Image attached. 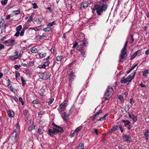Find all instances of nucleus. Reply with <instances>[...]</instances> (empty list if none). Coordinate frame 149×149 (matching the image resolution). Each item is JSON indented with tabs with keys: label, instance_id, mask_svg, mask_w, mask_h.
I'll list each match as a JSON object with an SVG mask.
<instances>
[{
	"label": "nucleus",
	"instance_id": "nucleus-1",
	"mask_svg": "<svg viewBox=\"0 0 149 149\" xmlns=\"http://www.w3.org/2000/svg\"><path fill=\"white\" fill-rule=\"evenodd\" d=\"M108 6L106 4H103L102 5L95 4L94 9L96 10V13L98 15H101L103 13V11H105L107 9Z\"/></svg>",
	"mask_w": 149,
	"mask_h": 149
},
{
	"label": "nucleus",
	"instance_id": "nucleus-2",
	"mask_svg": "<svg viewBox=\"0 0 149 149\" xmlns=\"http://www.w3.org/2000/svg\"><path fill=\"white\" fill-rule=\"evenodd\" d=\"M113 92V89L112 87L108 86L106 89V92L105 93L104 97L105 101L109 100L110 98L112 97Z\"/></svg>",
	"mask_w": 149,
	"mask_h": 149
},
{
	"label": "nucleus",
	"instance_id": "nucleus-3",
	"mask_svg": "<svg viewBox=\"0 0 149 149\" xmlns=\"http://www.w3.org/2000/svg\"><path fill=\"white\" fill-rule=\"evenodd\" d=\"M127 49L123 48L119 56V62H123L122 60L123 59H127Z\"/></svg>",
	"mask_w": 149,
	"mask_h": 149
},
{
	"label": "nucleus",
	"instance_id": "nucleus-4",
	"mask_svg": "<svg viewBox=\"0 0 149 149\" xmlns=\"http://www.w3.org/2000/svg\"><path fill=\"white\" fill-rule=\"evenodd\" d=\"M76 49L80 52L82 56L84 57H86V50L83 45H79L77 47Z\"/></svg>",
	"mask_w": 149,
	"mask_h": 149
},
{
	"label": "nucleus",
	"instance_id": "nucleus-5",
	"mask_svg": "<svg viewBox=\"0 0 149 149\" xmlns=\"http://www.w3.org/2000/svg\"><path fill=\"white\" fill-rule=\"evenodd\" d=\"M38 74L41 79L45 80L49 78L51 75V73L48 72L44 73L40 72Z\"/></svg>",
	"mask_w": 149,
	"mask_h": 149
},
{
	"label": "nucleus",
	"instance_id": "nucleus-6",
	"mask_svg": "<svg viewBox=\"0 0 149 149\" xmlns=\"http://www.w3.org/2000/svg\"><path fill=\"white\" fill-rule=\"evenodd\" d=\"M52 125L54 127H55L58 128V129L55 128H53V130L54 131V132H55V133H61L64 132L63 129L62 127L57 125L54 123H52Z\"/></svg>",
	"mask_w": 149,
	"mask_h": 149
},
{
	"label": "nucleus",
	"instance_id": "nucleus-7",
	"mask_svg": "<svg viewBox=\"0 0 149 149\" xmlns=\"http://www.w3.org/2000/svg\"><path fill=\"white\" fill-rule=\"evenodd\" d=\"M18 133V132L17 129H15L12 133L11 137L12 140L15 142H17L19 137Z\"/></svg>",
	"mask_w": 149,
	"mask_h": 149
},
{
	"label": "nucleus",
	"instance_id": "nucleus-8",
	"mask_svg": "<svg viewBox=\"0 0 149 149\" xmlns=\"http://www.w3.org/2000/svg\"><path fill=\"white\" fill-rule=\"evenodd\" d=\"M68 102L67 101H64L63 102L61 103L59 107L60 108V109H58L59 112H61L65 110L66 106V104H67Z\"/></svg>",
	"mask_w": 149,
	"mask_h": 149
},
{
	"label": "nucleus",
	"instance_id": "nucleus-9",
	"mask_svg": "<svg viewBox=\"0 0 149 149\" xmlns=\"http://www.w3.org/2000/svg\"><path fill=\"white\" fill-rule=\"evenodd\" d=\"M61 115L62 118L63 119L64 121H65L66 122L68 121V118L69 116L68 114V113H66V112H64L62 113H61Z\"/></svg>",
	"mask_w": 149,
	"mask_h": 149
},
{
	"label": "nucleus",
	"instance_id": "nucleus-10",
	"mask_svg": "<svg viewBox=\"0 0 149 149\" xmlns=\"http://www.w3.org/2000/svg\"><path fill=\"white\" fill-rule=\"evenodd\" d=\"M123 135H124V134L123 133V139H125V141H132V139L129 135L126 134L124 136H123Z\"/></svg>",
	"mask_w": 149,
	"mask_h": 149
},
{
	"label": "nucleus",
	"instance_id": "nucleus-11",
	"mask_svg": "<svg viewBox=\"0 0 149 149\" xmlns=\"http://www.w3.org/2000/svg\"><path fill=\"white\" fill-rule=\"evenodd\" d=\"M88 6V3L86 1H83L81 3V8L86 9Z\"/></svg>",
	"mask_w": 149,
	"mask_h": 149
},
{
	"label": "nucleus",
	"instance_id": "nucleus-12",
	"mask_svg": "<svg viewBox=\"0 0 149 149\" xmlns=\"http://www.w3.org/2000/svg\"><path fill=\"white\" fill-rule=\"evenodd\" d=\"M143 135L145 137V139L146 141H148L149 137V130H145L143 132Z\"/></svg>",
	"mask_w": 149,
	"mask_h": 149
},
{
	"label": "nucleus",
	"instance_id": "nucleus-13",
	"mask_svg": "<svg viewBox=\"0 0 149 149\" xmlns=\"http://www.w3.org/2000/svg\"><path fill=\"white\" fill-rule=\"evenodd\" d=\"M128 114L129 118L132 119L134 122H135L137 121V119L136 116H134L133 114L131 115L129 112H128Z\"/></svg>",
	"mask_w": 149,
	"mask_h": 149
},
{
	"label": "nucleus",
	"instance_id": "nucleus-14",
	"mask_svg": "<svg viewBox=\"0 0 149 149\" xmlns=\"http://www.w3.org/2000/svg\"><path fill=\"white\" fill-rule=\"evenodd\" d=\"M141 49H139L136 51L132 55L130 58V60H132L134 59L137 54L141 51Z\"/></svg>",
	"mask_w": 149,
	"mask_h": 149
},
{
	"label": "nucleus",
	"instance_id": "nucleus-15",
	"mask_svg": "<svg viewBox=\"0 0 149 149\" xmlns=\"http://www.w3.org/2000/svg\"><path fill=\"white\" fill-rule=\"evenodd\" d=\"M75 109V105H73L70 109L69 110L68 114L70 116Z\"/></svg>",
	"mask_w": 149,
	"mask_h": 149
},
{
	"label": "nucleus",
	"instance_id": "nucleus-16",
	"mask_svg": "<svg viewBox=\"0 0 149 149\" xmlns=\"http://www.w3.org/2000/svg\"><path fill=\"white\" fill-rule=\"evenodd\" d=\"M68 78L69 80L73 81L76 78V76L72 73H71L68 75Z\"/></svg>",
	"mask_w": 149,
	"mask_h": 149
},
{
	"label": "nucleus",
	"instance_id": "nucleus-17",
	"mask_svg": "<svg viewBox=\"0 0 149 149\" xmlns=\"http://www.w3.org/2000/svg\"><path fill=\"white\" fill-rule=\"evenodd\" d=\"M55 134V132H54V130H52L50 129H48V134L50 136L53 137Z\"/></svg>",
	"mask_w": 149,
	"mask_h": 149
},
{
	"label": "nucleus",
	"instance_id": "nucleus-18",
	"mask_svg": "<svg viewBox=\"0 0 149 149\" xmlns=\"http://www.w3.org/2000/svg\"><path fill=\"white\" fill-rule=\"evenodd\" d=\"M149 74V69L146 70L143 72V75L145 78L147 77V75Z\"/></svg>",
	"mask_w": 149,
	"mask_h": 149
},
{
	"label": "nucleus",
	"instance_id": "nucleus-19",
	"mask_svg": "<svg viewBox=\"0 0 149 149\" xmlns=\"http://www.w3.org/2000/svg\"><path fill=\"white\" fill-rule=\"evenodd\" d=\"M45 89L41 88L40 89L39 93L40 95L41 96H43L45 94Z\"/></svg>",
	"mask_w": 149,
	"mask_h": 149
},
{
	"label": "nucleus",
	"instance_id": "nucleus-20",
	"mask_svg": "<svg viewBox=\"0 0 149 149\" xmlns=\"http://www.w3.org/2000/svg\"><path fill=\"white\" fill-rule=\"evenodd\" d=\"M8 116L10 117H13L14 116V113L13 111H11L9 110L8 112Z\"/></svg>",
	"mask_w": 149,
	"mask_h": 149
},
{
	"label": "nucleus",
	"instance_id": "nucleus-21",
	"mask_svg": "<svg viewBox=\"0 0 149 149\" xmlns=\"http://www.w3.org/2000/svg\"><path fill=\"white\" fill-rule=\"evenodd\" d=\"M122 122L123 123H124V125L125 126H127L128 125H129V124H130L131 123L128 120H122Z\"/></svg>",
	"mask_w": 149,
	"mask_h": 149
},
{
	"label": "nucleus",
	"instance_id": "nucleus-22",
	"mask_svg": "<svg viewBox=\"0 0 149 149\" xmlns=\"http://www.w3.org/2000/svg\"><path fill=\"white\" fill-rule=\"evenodd\" d=\"M21 56H19L17 57H16L15 56H10V58L12 60H15L17 59H19L20 58Z\"/></svg>",
	"mask_w": 149,
	"mask_h": 149
},
{
	"label": "nucleus",
	"instance_id": "nucleus-23",
	"mask_svg": "<svg viewBox=\"0 0 149 149\" xmlns=\"http://www.w3.org/2000/svg\"><path fill=\"white\" fill-rule=\"evenodd\" d=\"M120 81L121 83L123 84H125L128 82L126 78L125 79L124 77H122Z\"/></svg>",
	"mask_w": 149,
	"mask_h": 149
},
{
	"label": "nucleus",
	"instance_id": "nucleus-24",
	"mask_svg": "<svg viewBox=\"0 0 149 149\" xmlns=\"http://www.w3.org/2000/svg\"><path fill=\"white\" fill-rule=\"evenodd\" d=\"M56 23V21H53L52 22L49 23L47 24V26L48 27H51L55 25Z\"/></svg>",
	"mask_w": 149,
	"mask_h": 149
},
{
	"label": "nucleus",
	"instance_id": "nucleus-25",
	"mask_svg": "<svg viewBox=\"0 0 149 149\" xmlns=\"http://www.w3.org/2000/svg\"><path fill=\"white\" fill-rule=\"evenodd\" d=\"M39 56L40 58H43L46 56V53H43V52H41L39 53Z\"/></svg>",
	"mask_w": 149,
	"mask_h": 149
},
{
	"label": "nucleus",
	"instance_id": "nucleus-26",
	"mask_svg": "<svg viewBox=\"0 0 149 149\" xmlns=\"http://www.w3.org/2000/svg\"><path fill=\"white\" fill-rule=\"evenodd\" d=\"M130 108V106L129 104H126L125 106V111L127 113L129 110V109Z\"/></svg>",
	"mask_w": 149,
	"mask_h": 149
},
{
	"label": "nucleus",
	"instance_id": "nucleus-27",
	"mask_svg": "<svg viewBox=\"0 0 149 149\" xmlns=\"http://www.w3.org/2000/svg\"><path fill=\"white\" fill-rule=\"evenodd\" d=\"M43 30L45 32H52V30L51 28L48 27L44 28L43 29Z\"/></svg>",
	"mask_w": 149,
	"mask_h": 149
},
{
	"label": "nucleus",
	"instance_id": "nucleus-28",
	"mask_svg": "<svg viewBox=\"0 0 149 149\" xmlns=\"http://www.w3.org/2000/svg\"><path fill=\"white\" fill-rule=\"evenodd\" d=\"M109 114L107 113H106L103 117L100 118L99 119H98L97 120H99L100 121H101L103 120H104L106 119V117L108 116Z\"/></svg>",
	"mask_w": 149,
	"mask_h": 149
},
{
	"label": "nucleus",
	"instance_id": "nucleus-29",
	"mask_svg": "<svg viewBox=\"0 0 149 149\" xmlns=\"http://www.w3.org/2000/svg\"><path fill=\"white\" fill-rule=\"evenodd\" d=\"M118 125H115L113 126L112 128L111 129V132L114 131L118 130Z\"/></svg>",
	"mask_w": 149,
	"mask_h": 149
},
{
	"label": "nucleus",
	"instance_id": "nucleus-30",
	"mask_svg": "<svg viewBox=\"0 0 149 149\" xmlns=\"http://www.w3.org/2000/svg\"><path fill=\"white\" fill-rule=\"evenodd\" d=\"M102 110H100L98 112H96L94 114L95 118H98V115L100 113H102Z\"/></svg>",
	"mask_w": 149,
	"mask_h": 149
},
{
	"label": "nucleus",
	"instance_id": "nucleus-31",
	"mask_svg": "<svg viewBox=\"0 0 149 149\" xmlns=\"http://www.w3.org/2000/svg\"><path fill=\"white\" fill-rule=\"evenodd\" d=\"M126 78L128 81L129 82L131 81L133 79V78L132 77V76L131 75H129Z\"/></svg>",
	"mask_w": 149,
	"mask_h": 149
},
{
	"label": "nucleus",
	"instance_id": "nucleus-32",
	"mask_svg": "<svg viewBox=\"0 0 149 149\" xmlns=\"http://www.w3.org/2000/svg\"><path fill=\"white\" fill-rule=\"evenodd\" d=\"M82 128V127L81 126H79V127L77 128L76 130L75 131L73 132V134H74L75 133V132H76L77 133Z\"/></svg>",
	"mask_w": 149,
	"mask_h": 149
},
{
	"label": "nucleus",
	"instance_id": "nucleus-33",
	"mask_svg": "<svg viewBox=\"0 0 149 149\" xmlns=\"http://www.w3.org/2000/svg\"><path fill=\"white\" fill-rule=\"evenodd\" d=\"M35 128V126L33 125H31L28 127V130L30 132L32 131V130L34 129Z\"/></svg>",
	"mask_w": 149,
	"mask_h": 149
},
{
	"label": "nucleus",
	"instance_id": "nucleus-34",
	"mask_svg": "<svg viewBox=\"0 0 149 149\" xmlns=\"http://www.w3.org/2000/svg\"><path fill=\"white\" fill-rule=\"evenodd\" d=\"M35 14L34 13H32L31 14V15L30 16V17H29V19H28L27 21L29 22H30L32 20H33V17L34 16Z\"/></svg>",
	"mask_w": 149,
	"mask_h": 149
},
{
	"label": "nucleus",
	"instance_id": "nucleus-35",
	"mask_svg": "<svg viewBox=\"0 0 149 149\" xmlns=\"http://www.w3.org/2000/svg\"><path fill=\"white\" fill-rule=\"evenodd\" d=\"M77 149H84V145L82 143H80L77 148Z\"/></svg>",
	"mask_w": 149,
	"mask_h": 149
},
{
	"label": "nucleus",
	"instance_id": "nucleus-36",
	"mask_svg": "<svg viewBox=\"0 0 149 149\" xmlns=\"http://www.w3.org/2000/svg\"><path fill=\"white\" fill-rule=\"evenodd\" d=\"M36 37L38 39V40H40L43 38V37H46V36L43 34L42 36H37Z\"/></svg>",
	"mask_w": 149,
	"mask_h": 149
},
{
	"label": "nucleus",
	"instance_id": "nucleus-37",
	"mask_svg": "<svg viewBox=\"0 0 149 149\" xmlns=\"http://www.w3.org/2000/svg\"><path fill=\"white\" fill-rule=\"evenodd\" d=\"M21 79L22 81V86H24L26 84V81L24 79V77L22 76L21 77Z\"/></svg>",
	"mask_w": 149,
	"mask_h": 149
},
{
	"label": "nucleus",
	"instance_id": "nucleus-38",
	"mask_svg": "<svg viewBox=\"0 0 149 149\" xmlns=\"http://www.w3.org/2000/svg\"><path fill=\"white\" fill-rule=\"evenodd\" d=\"M31 52L32 53H36L38 52V50L36 48L33 47L31 49Z\"/></svg>",
	"mask_w": 149,
	"mask_h": 149
},
{
	"label": "nucleus",
	"instance_id": "nucleus-39",
	"mask_svg": "<svg viewBox=\"0 0 149 149\" xmlns=\"http://www.w3.org/2000/svg\"><path fill=\"white\" fill-rule=\"evenodd\" d=\"M8 1V0H2L1 3L3 6H5L7 3Z\"/></svg>",
	"mask_w": 149,
	"mask_h": 149
},
{
	"label": "nucleus",
	"instance_id": "nucleus-40",
	"mask_svg": "<svg viewBox=\"0 0 149 149\" xmlns=\"http://www.w3.org/2000/svg\"><path fill=\"white\" fill-rule=\"evenodd\" d=\"M88 44V41L86 40H84L82 42L83 45L85 47H86L87 46V44Z\"/></svg>",
	"mask_w": 149,
	"mask_h": 149
},
{
	"label": "nucleus",
	"instance_id": "nucleus-41",
	"mask_svg": "<svg viewBox=\"0 0 149 149\" xmlns=\"http://www.w3.org/2000/svg\"><path fill=\"white\" fill-rule=\"evenodd\" d=\"M130 37L131 38V39H130V43H132L133 42L134 40V39L133 38V36L132 34L130 35Z\"/></svg>",
	"mask_w": 149,
	"mask_h": 149
},
{
	"label": "nucleus",
	"instance_id": "nucleus-42",
	"mask_svg": "<svg viewBox=\"0 0 149 149\" xmlns=\"http://www.w3.org/2000/svg\"><path fill=\"white\" fill-rule=\"evenodd\" d=\"M62 58L63 57L62 56H58L56 57V60L58 61H60Z\"/></svg>",
	"mask_w": 149,
	"mask_h": 149
},
{
	"label": "nucleus",
	"instance_id": "nucleus-43",
	"mask_svg": "<svg viewBox=\"0 0 149 149\" xmlns=\"http://www.w3.org/2000/svg\"><path fill=\"white\" fill-rule=\"evenodd\" d=\"M22 28V26L21 25H19L16 27V30L17 31H19L21 30Z\"/></svg>",
	"mask_w": 149,
	"mask_h": 149
},
{
	"label": "nucleus",
	"instance_id": "nucleus-44",
	"mask_svg": "<svg viewBox=\"0 0 149 149\" xmlns=\"http://www.w3.org/2000/svg\"><path fill=\"white\" fill-rule=\"evenodd\" d=\"M20 9H18L17 10H14L13 12L14 13L15 15H17L19 14L20 13Z\"/></svg>",
	"mask_w": 149,
	"mask_h": 149
},
{
	"label": "nucleus",
	"instance_id": "nucleus-45",
	"mask_svg": "<svg viewBox=\"0 0 149 149\" xmlns=\"http://www.w3.org/2000/svg\"><path fill=\"white\" fill-rule=\"evenodd\" d=\"M54 101V98L50 99L49 102H48V105H50L53 103Z\"/></svg>",
	"mask_w": 149,
	"mask_h": 149
},
{
	"label": "nucleus",
	"instance_id": "nucleus-46",
	"mask_svg": "<svg viewBox=\"0 0 149 149\" xmlns=\"http://www.w3.org/2000/svg\"><path fill=\"white\" fill-rule=\"evenodd\" d=\"M33 6V8L34 9H36L38 8V6L37 5L36 3H32V4Z\"/></svg>",
	"mask_w": 149,
	"mask_h": 149
},
{
	"label": "nucleus",
	"instance_id": "nucleus-47",
	"mask_svg": "<svg viewBox=\"0 0 149 149\" xmlns=\"http://www.w3.org/2000/svg\"><path fill=\"white\" fill-rule=\"evenodd\" d=\"M23 114L25 117H26L27 115L28 111L27 110L25 109L23 111Z\"/></svg>",
	"mask_w": 149,
	"mask_h": 149
},
{
	"label": "nucleus",
	"instance_id": "nucleus-48",
	"mask_svg": "<svg viewBox=\"0 0 149 149\" xmlns=\"http://www.w3.org/2000/svg\"><path fill=\"white\" fill-rule=\"evenodd\" d=\"M19 101L21 102L22 105H24V103L22 100V98L21 97H19Z\"/></svg>",
	"mask_w": 149,
	"mask_h": 149
},
{
	"label": "nucleus",
	"instance_id": "nucleus-49",
	"mask_svg": "<svg viewBox=\"0 0 149 149\" xmlns=\"http://www.w3.org/2000/svg\"><path fill=\"white\" fill-rule=\"evenodd\" d=\"M38 132L39 134H43L42 130L40 128H39L38 130Z\"/></svg>",
	"mask_w": 149,
	"mask_h": 149
},
{
	"label": "nucleus",
	"instance_id": "nucleus-50",
	"mask_svg": "<svg viewBox=\"0 0 149 149\" xmlns=\"http://www.w3.org/2000/svg\"><path fill=\"white\" fill-rule=\"evenodd\" d=\"M32 103L33 104H38L39 103V101L37 100H34L32 102Z\"/></svg>",
	"mask_w": 149,
	"mask_h": 149
},
{
	"label": "nucleus",
	"instance_id": "nucleus-51",
	"mask_svg": "<svg viewBox=\"0 0 149 149\" xmlns=\"http://www.w3.org/2000/svg\"><path fill=\"white\" fill-rule=\"evenodd\" d=\"M117 85V82H115L114 83V84H113V86H110L112 87V88H113V87L115 89L116 88Z\"/></svg>",
	"mask_w": 149,
	"mask_h": 149
},
{
	"label": "nucleus",
	"instance_id": "nucleus-52",
	"mask_svg": "<svg viewBox=\"0 0 149 149\" xmlns=\"http://www.w3.org/2000/svg\"><path fill=\"white\" fill-rule=\"evenodd\" d=\"M128 41H127L125 43V44L124 45V46L123 48H124V49H127V45H128Z\"/></svg>",
	"mask_w": 149,
	"mask_h": 149
},
{
	"label": "nucleus",
	"instance_id": "nucleus-53",
	"mask_svg": "<svg viewBox=\"0 0 149 149\" xmlns=\"http://www.w3.org/2000/svg\"><path fill=\"white\" fill-rule=\"evenodd\" d=\"M50 63V62L49 61H48L46 62H45L43 64H44L46 66H48Z\"/></svg>",
	"mask_w": 149,
	"mask_h": 149
},
{
	"label": "nucleus",
	"instance_id": "nucleus-54",
	"mask_svg": "<svg viewBox=\"0 0 149 149\" xmlns=\"http://www.w3.org/2000/svg\"><path fill=\"white\" fill-rule=\"evenodd\" d=\"M20 67L21 66L20 65H15L14 66L15 68L17 70H19Z\"/></svg>",
	"mask_w": 149,
	"mask_h": 149
},
{
	"label": "nucleus",
	"instance_id": "nucleus-55",
	"mask_svg": "<svg viewBox=\"0 0 149 149\" xmlns=\"http://www.w3.org/2000/svg\"><path fill=\"white\" fill-rule=\"evenodd\" d=\"M20 76V74L19 73V72H17L16 71L15 72V77L16 79H17V77H19Z\"/></svg>",
	"mask_w": 149,
	"mask_h": 149
},
{
	"label": "nucleus",
	"instance_id": "nucleus-56",
	"mask_svg": "<svg viewBox=\"0 0 149 149\" xmlns=\"http://www.w3.org/2000/svg\"><path fill=\"white\" fill-rule=\"evenodd\" d=\"M24 31H25V30L24 29H23V30L22 31H21V32L20 33V35L21 36H24Z\"/></svg>",
	"mask_w": 149,
	"mask_h": 149
},
{
	"label": "nucleus",
	"instance_id": "nucleus-57",
	"mask_svg": "<svg viewBox=\"0 0 149 149\" xmlns=\"http://www.w3.org/2000/svg\"><path fill=\"white\" fill-rule=\"evenodd\" d=\"M75 61H74L72 63L70 64L68 66L69 68H70L75 63Z\"/></svg>",
	"mask_w": 149,
	"mask_h": 149
},
{
	"label": "nucleus",
	"instance_id": "nucleus-58",
	"mask_svg": "<svg viewBox=\"0 0 149 149\" xmlns=\"http://www.w3.org/2000/svg\"><path fill=\"white\" fill-rule=\"evenodd\" d=\"M78 45V43L77 42H75L73 44V48H75L76 46Z\"/></svg>",
	"mask_w": 149,
	"mask_h": 149
},
{
	"label": "nucleus",
	"instance_id": "nucleus-59",
	"mask_svg": "<svg viewBox=\"0 0 149 149\" xmlns=\"http://www.w3.org/2000/svg\"><path fill=\"white\" fill-rule=\"evenodd\" d=\"M5 47L4 45L2 44H0V50L1 49H4Z\"/></svg>",
	"mask_w": 149,
	"mask_h": 149
},
{
	"label": "nucleus",
	"instance_id": "nucleus-60",
	"mask_svg": "<svg viewBox=\"0 0 149 149\" xmlns=\"http://www.w3.org/2000/svg\"><path fill=\"white\" fill-rule=\"evenodd\" d=\"M42 21L41 19H36V22L38 24L40 23Z\"/></svg>",
	"mask_w": 149,
	"mask_h": 149
},
{
	"label": "nucleus",
	"instance_id": "nucleus-61",
	"mask_svg": "<svg viewBox=\"0 0 149 149\" xmlns=\"http://www.w3.org/2000/svg\"><path fill=\"white\" fill-rule=\"evenodd\" d=\"M130 103L131 104H133L134 103V99L133 98H131L130 100Z\"/></svg>",
	"mask_w": 149,
	"mask_h": 149
},
{
	"label": "nucleus",
	"instance_id": "nucleus-62",
	"mask_svg": "<svg viewBox=\"0 0 149 149\" xmlns=\"http://www.w3.org/2000/svg\"><path fill=\"white\" fill-rule=\"evenodd\" d=\"M44 113H45L44 111H40L38 112V114L39 115H43V114H44Z\"/></svg>",
	"mask_w": 149,
	"mask_h": 149
},
{
	"label": "nucleus",
	"instance_id": "nucleus-63",
	"mask_svg": "<svg viewBox=\"0 0 149 149\" xmlns=\"http://www.w3.org/2000/svg\"><path fill=\"white\" fill-rule=\"evenodd\" d=\"M118 98L121 101L122 100H123V97L121 95H120L118 96Z\"/></svg>",
	"mask_w": 149,
	"mask_h": 149
},
{
	"label": "nucleus",
	"instance_id": "nucleus-64",
	"mask_svg": "<svg viewBox=\"0 0 149 149\" xmlns=\"http://www.w3.org/2000/svg\"><path fill=\"white\" fill-rule=\"evenodd\" d=\"M19 31H17V32L15 34L14 36L17 37H18L19 35Z\"/></svg>",
	"mask_w": 149,
	"mask_h": 149
}]
</instances>
